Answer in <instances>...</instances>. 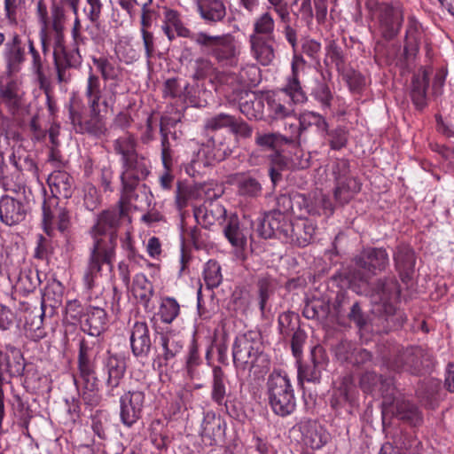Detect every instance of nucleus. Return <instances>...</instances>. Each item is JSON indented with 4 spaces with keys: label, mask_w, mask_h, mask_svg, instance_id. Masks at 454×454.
I'll list each match as a JSON object with an SVG mask.
<instances>
[{
    "label": "nucleus",
    "mask_w": 454,
    "mask_h": 454,
    "mask_svg": "<svg viewBox=\"0 0 454 454\" xmlns=\"http://www.w3.org/2000/svg\"><path fill=\"white\" fill-rule=\"evenodd\" d=\"M50 27L56 33L58 36L62 35L64 31V24L66 21V13L64 7L55 1L51 5Z\"/></svg>",
    "instance_id": "63"
},
{
    "label": "nucleus",
    "mask_w": 454,
    "mask_h": 454,
    "mask_svg": "<svg viewBox=\"0 0 454 454\" xmlns=\"http://www.w3.org/2000/svg\"><path fill=\"white\" fill-rule=\"evenodd\" d=\"M401 287L395 276H385L377 278L370 288V296L374 303L382 305L383 311L387 317H402L401 314H395L394 301L400 298Z\"/></svg>",
    "instance_id": "12"
},
{
    "label": "nucleus",
    "mask_w": 454,
    "mask_h": 454,
    "mask_svg": "<svg viewBox=\"0 0 454 454\" xmlns=\"http://www.w3.org/2000/svg\"><path fill=\"white\" fill-rule=\"evenodd\" d=\"M293 210V193L279 194L276 199V207L265 213L257 224L256 231L259 236L267 239H271L273 230H278L281 223L288 221L286 214Z\"/></svg>",
    "instance_id": "13"
},
{
    "label": "nucleus",
    "mask_w": 454,
    "mask_h": 454,
    "mask_svg": "<svg viewBox=\"0 0 454 454\" xmlns=\"http://www.w3.org/2000/svg\"><path fill=\"white\" fill-rule=\"evenodd\" d=\"M68 112L70 121L74 129L87 116L86 106L81 98L76 97H73L70 99Z\"/></svg>",
    "instance_id": "64"
},
{
    "label": "nucleus",
    "mask_w": 454,
    "mask_h": 454,
    "mask_svg": "<svg viewBox=\"0 0 454 454\" xmlns=\"http://www.w3.org/2000/svg\"><path fill=\"white\" fill-rule=\"evenodd\" d=\"M310 96L323 109H330L333 99V93L325 79L316 80L310 89Z\"/></svg>",
    "instance_id": "47"
},
{
    "label": "nucleus",
    "mask_w": 454,
    "mask_h": 454,
    "mask_svg": "<svg viewBox=\"0 0 454 454\" xmlns=\"http://www.w3.org/2000/svg\"><path fill=\"white\" fill-rule=\"evenodd\" d=\"M129 201L122 196L114 207L102 210L97 215L96 222L90 231L93 244L90 249L84 275V282L88 288L94 286L96 278L104 268L111 271L114 267L118 231L121 220L129 215L126 207Z\"/></svg>",
    "instance_id": "1"
},
{
    "label": "nucleus",
    "mask_w": 454,
    "mask_h": 454,
    "mask_svg": "<svg viewBox=\"0 0 454 454\" xmlns=\"http://www.w3.org/2000/svg\"><path fill=\"white\" fill-rule=\"evenodd\" d=\"M129 340L132 354L137 358L147 357L152 348V340L150 330L145 322L134 324Z\"/></svg>",
    "instance_id": "25"
},
{
    "label": "nucleus",
    "mask_w": 454,
    "mask_h": 454,
    "mask_svg": "<svg viewBox=\"0 0 454 454\" xmlns=\"http://www.w3.org/2000/svg\"><path fill=\"white\" fill-rule=\"evenodd\" d=\"M223 233L232 247L244 249L247 246L248 231L240 227L239 221L236 215H231Z\"/></svg>",
    "instance_id": "41"
},
{
    "label": "nucleus",
    "mask_w": 454,
    "mask_h": 454,
    "mask_svg": "<svg viewBox=\"0 0 454 454\" xmlns=\"http://www.w3.org/2000/svg\"><path fill=\"white\" fill-rule=\"evenodd\" d=\"M47 184L55 197L69 199L74 191V180L67 172L58 170L47 178Z\"/></svg>",
    "instance_id": "34"
},
{
    "label": "nucleus",
    "mask_w": 454,
    "mask_h": 454,
    "mask_svg": "<svg viewBox=\"0 0 454 454\" xmlns=\"http://www.w3.org/2000/svg\"><path fill=\"white\" fill-rule=\"evenodd\" d=\"M423 37L424 30L422 25L414 16L408 17L403 48V56L407 61L416 57Z\"/></svg>",
    "instance_id": "27"
},
{
    "label": "nucleus",
    "mask_w": 454,
    "mask_h": 454,
    "mask_svg": "<svg viewBox=\"0 0 454 454\" xmlns=\"http://www.w3.org/2000/svg\"><path fill=\"white\" fill-rule=\"evenodd\" d=\"M212 382H211V399L219 406L224 403V398L228 396L227 386L229 380L224 371L218 365L212 369Z\"/></svg>",
    "instance_id": "40"
},
{
    "label": "nucleus",
    "mask_w": 454,
    "mask_h": 454,
    "mask_svg": "<svg viewBox=\"0 0 454 454\" xmlns=\"http://www.w3.org/2000/svg\"><path fill=\"white\" fill-rule=\"evenodd\" d=\"M354 270L348 274L336 273L332 279L341 288L349 286L353 279L368 283L373 277L385 272L389 266V255L383 247H368L353 259Z\"/></svg>",
    "instance_id": "4"
},
{
    "label": "nucleus",
    "mask_w": 454,
    "mask_h": 454,
    "mask_svg": "<svg viewBox=\"0 0 454 454\" xmlns=\"http://www.w3.org/2000/svg\"><path fill=\"white\" fill-rule=\"evenodd\" d=\"M194 43L221 67H235L239 63L240 45L231 33L213 35L200 31L194 37Z\"/></svg>",
    "instance_id": "6"
},
{
    "label": "nucleus",
    "mask_w": 454,
    "mask_h": 454,
    "mask_svg": "<svg viewBox=\"0 0 454 454\" xmlns=\"http://www.w3.org/2000/svg\"><path fill=\"white\" fill-rule=\"evenodd\" d=\"M249 43L251 45V51L253 56L262 66H268L275 59V37L250 35Z\"/></svg>",
    "instance_id": "33"
},
{
    "label": "nucleus",
    "mask_w": 454,
    "mask_h": 454,
    "mask_svg": "<svg viewBox=\"0 0 454 454\" xmlns=\"http://www.w3.org/2000/svg\"><path fill=\"white\" fill-rule=\"evenodd\" d=\"M29 211V205L25 196L13 198L4 195L0 198V220L8 226L23 222Z\"/></svg>",
    "instance_id": "19"
},
{
    "label": "nucleus",
    "mask_w": 454,
    "mask_h": 454,
    "mask_svg": "<svg viewBox=\"0 0 454 454\" xmlns=\"http://www.w3.org/2000/svg\"><path fill=\"white\" fill-rule=\"evenodd\" d=\"M133 293L145 309H150V301L154 294L153 285L145 275H137L133 282Z\"/></svg>",
    "instance_id": "44"
},
{
    "label": "nucleus",
    "mask_w": 454,
    "mask_h": 454,
    "mask_svg": "<svg viewBox=\"0 0 454 454\" xmlns=\"http://www.w3.org/2000/svg\"><path fill=\"white\" fill-rule=\"evenodd\" d=\"M203 278L208 289L218 287L223 281V275L220 264L215 260L206 262L203 270Z\"/></svg>",
    "instance_id": "55"
},
{
    "label": "nucleus",
    "mask_w": 454,
    "mask_h": 454,
    "mask_svg": "<svg viewBox=\"0 0 454 454\" xmlns=\"http://www.w3.org/2000/svg\"><path fill=\"white\" fill-rule=\"evenodd\" d=\"M354 389L353 380L350 375L342 378L341 383L336 393L331 398V406L338 409L343 403L351 402V393Z\"/></svg>",
    "instance_id": "52"
},
{
    "label": "nucleus",
    "mask_w": 454,
    "mask_h": 454,
    "mask_svg": "<svg viewBox=\"0 0 454 454\" xmlns=\"http://www.w3.org/2000/svg\"><path fill=\"white\" fill-rule=\"evenodd\" d=\"M393 258L395 269L401 281L409 285L415 272L416 256L414 250L409 245L400 244L396 247Z\"/></svg>",
    "instance_id": "20"
},
{
    "label": "nucleus",
    "mask_w": 454,
    "mask_h": 454,
    "mask_svg": "<svg viewBox=\"0 0 454 454\" xmlns=\"http://www.w3.org/2000/svg\"><path fill=\"white\" fill-rule=\"evenodd\" d=\"M350 322L354 323L359 331H365L370 325V318L364 312L359 301H354L345 316Z\"/></svg>",
    "instance_id": "58"
},
{
    "label": "nucleus",
    "mask_w": 454,
    "mask_h": 454,
    "mask_svg": "<svg viewBox=\"0 0 454 454\" xmlns=\"http://www.w3.org/2000/svg\"><path fill=\"white\" fill-rule=\"evenodd\" d=\"M377 18L382 36L387 40H391L398 35L403 26V5L398 2L383 4Z\"/></svg>",
    "instance_id": "17"
},
{
    "label": "nucleus",
    "mask_w": 454,
    "mask_h": 454,
    "mask_svg": "<svg viewBox=\"0 0 454 454\" xmlns=\"http://www.w3.org/2000/svg\"><path fill=\"white\" fill-rule=\"evenodd\" d=\"M334 180L333 196L340 206L348 204L361 190V183L351 173L350 163L347 159H336L332 165Z\"/></svg>",
    "instance_id": "10"
},
{
    "label": "nucleus",
    "mask_w": 454,
    "mask_h": 454,
    "mask_svg": "<svg viewBox=\"0 0 454 454\" xmlns=\"http://www.w3.org/2000/svg\"><path fill=\"white\" fill-rule=\"evenodd\" d=\"M92 62L97 67L105 81L118 80L120 78L121 69L109 61L108 59L105 57L93 58Z\"/></svg>",
    "instance_id": "57"
},
{
    "label": "nucleus",
    "mask_w": 454,
    "mask_h": 454,
    "mask_svg": "<svg viewBox=\"0 0 454 454\" xmlns=\"http://www.w3.org/2000/svg\"><path fill=\"white\" fill-rule=\"evenodd\" d=\"M107 321V314L103 308L89 306L81 321V328L90 336L98 338L106 329Z\"/></svg>",
    "instance_id": "23"
},
{
    "label": "nucleus",
    "mask_w": 454,
    "mask_h": 454,
    "mask_svg": "<svg viewBox=\"0 0 454 454\" xmlns=\"http://www.w3.org/2000/svg\"><path fill=\"white\" fill-rule=\"evenodd\" d=\"M99 340L82 339L79 343L77 357L78 378L74 379L77 387H82L81 397L85 404L96 406L100 397L98 395L99 379L96 372V364L92 360L93 353Z\"/></svg>",
    "instance_id": "5"
},
{
    "label": "nucleus",
    "mask_w": 454,
    "mask_h": 454,
    "mask_svg": "<svg viewBox=\"0 0 454 454\" xmlns=\"http://www.w3.org/2000/svg\"><path fill=\"white\" fill-rule=\"evenodd\" d=\"M381 413L383 419L387 416L395 417L412 427H418L423 423V415L419 409L406 399L395 387H392L389 393L388 390L383 391Z\"/></svg>",
    "instance_id": "9"
},
{
    "label": "nucleus",
    "mask_w": 454,
    "mask_h": 454,
    "mask_svg": "<svg viewBox=\"0 0 454 454\" xmlns=\"http://www.w3.org/2000/svg\"><path fill=\"white\" fill-rule=\"evenodd\" d=\"M196 6L200 18L208 25L223 22L227 15L223 0H196Z\"/></svg>",
    "instance_id": "29"
},
{
    "label": "nucleus",
    "mask_w": 454,
    "mask_h": 454,
    "mask_svg": "<svg viewBox=\"0 0 454 454\" xmlns=\"http://www.w3.org/2000/svg\"><path fill=\"white\" fill-rule=\"evenodd\" d=\"M200 197V188L196 185L188 184L184 182H178L176 191V207L179 211L188 207L192 200Z\"/></svg>",
    "instance_id": "45"
},
{
    "label": "nucleus",
    "mask_w": 454,
    "mask_h": 454,
    "mask_svg": "<svg viewBox=\"0 0 454 454\" xmlns=\"http://www.w3.org/2000/svg\"><path fill=\"white\" fill-rule=\"evenodd\" d=\"M269 110L272 119L282 120L291 116L294 113L293 104L290 101L281 102L280 98L268 100Z\"/></svg>",
    "instance_id": "61"
},
{
    "label": "nucleus",
    "mask_w": 454,
    "mask_h": 454,
    "mask_svg": "<svg viewBox=\"0 0 454 454\" xmlns=\"http://www.w3.org/2000/svg\"><path fill=\"white\" fill-rule=\"evenodd\" d=\"M180 314V305L173 297H164L160 303L158 316L164 324H171Z\"/></svg>",
    "instance_id": "50"
},
{
    "label": "nucleus",
    "mask_w": 454,
    "mask_h": 454,
    "mask_svg": "<svg viewBox=\"0 0 454 454\" xmlns=\"http://www.w3.org/2000/svg\"><path fill=\"white\" fill-rule=\"evenodd\" d=\"M331 311L330 300L325 297H312L308 300L302 315L308 319L325 321Z\"/></svg>",
    "instance_id": "39"
},
{
    "label": "nucleus",
    "mask_w": 454,
    "mask_h": 454,
    "mask_svg": "<svg viewBox=\"0 0 454 454\" xmlns=\"http://www.w3.org/2000/svg\"><path fill=\"white\" fill-rule=\"evenodd\" d=\"M316 226L307 218H298L281 223L278 230H273L272 238L280 239L299 247L309 245L315 235Z\"/></svg>",
    "instance_id": "11"
},
{
    "label": "nucleus",
    "mask_w": 454,
    "mask_h": 454,
    "mask_svg": "<svg viewBox=\"0 0 454 454\" xmlns=\"http://www.w3.org/2000/svg\"><path fill=\"white\" fill-rule=\"evenodd\" d=\"M262 106V101L254 92L243 90L239 95V111L248 120L261 118Z\"/></svg>",
    "instance_id": "38"
},
{
    "label": "nucleus",
    "mask_w": 454,
    "mask_h": 454,
    "mask_svg": "<svg viewBox=\"0 0 454 454\" xmlns=\"http://www.w3.org/2000/svg\"><path fill=\"white\" fill-rule=\"evenodd\" d=\"M300 317L293 311H286L279 314L278 318V332L284 340L289 338L293 333L301 328Z\"/></svg>",
    "instance_id": "46"
},
{
    "label": "nucleus",
    "mask_w": 454,
    "mask_h": 454,
    "mask_svg": "<svg viewBox=\"0 0 454 454\" xmlns=\"http://www.w3.org/2000/svg\"><path fill=\"white\" fill-rule=\"evenodd\" d=\"M395 449L394 454H422V442L417 436L409 433H401L395 440Z\"/></svg>",
    "instance_id": "43"
},
{
    "label": "nucleus",
    "mask_w": 454,
    "mask_h": 454,
    "mask_svg": "<svg viewBox=\"0 0 454 454\" xmlns=\"http://www.w3.org/2000/svg\"><path fill=\"white\" fill-rule=\"evenodd\" d=\"M237 192L245 199H257L262 193V184L259 176L250 173H241L238 175Z\"/></svg>",
    "instance_id": "36"
},
{
    "label": "nucleus",
    "mask_w": 454,
    "mask_h": 454,
    "mask_svg": "<svg viewBox=\"0 0 454 454\" xmlns=\"http://www.w3.org/2000/svg\"><path fill=\"white\" fill-rule=\"evenodd\" d=\"M137 143L133 134L127 132L113 142L115 154L121 166V183L122 196L129 200L139 184L150 174L149 161L137 151Z\"/></svg>",
    "instance_id": "2"
},
{
    "label": "nucleus",
    "mask_w": 454,
    "mask_h": 454,
    "mask_svg": "<svg viewBox=\"0 0 454 454\" xmlns=\"http://www.w3.org/2000/svg\"><path fill=\"white\" fill-rule=\"evenodd\" d=\"M90 113L85 119L74 129L76 133L89 134L97 138L105 136L107 128L105 119L100 114V106H89Z\"/></svg>",
    "instance_id": "31"
},
{
    "label": "nucleus",
    "mask_w": 454,
    "mask_h": 454,
    "mask_svg": "<svg viewBox=\"0 0 454 454\" xmlns=\"http://www.w3.org/2000/svg\"><path fill=\"white\" fill-rule=\"evenodd\" d=\"M258 291L259 308L262 313H264L266 305L270 298L276 292L278 283L275 278L270 274H263L258 278L256 282Z\"/></svg>",
    "instance_id": "42"
},
{
    "label": "nucleus",
    "mask_w": 454,
    "mask_h": 454,
    "mask_svg": "<svg viewBox=\"0 0 454 454\" xmlns=\"http://www.w3.org/2000/svg\"><path fill=\"white\" fill-rule=\"evenodd\" d=\"M311 127H315L317 132L325 137L329 128L325 118L315 112L307 111L300 114L299 125L295 127V132L292 137L294 140H301L302 136Z\"/></svg>",
    "instance_id": "32"
},
{
    "label": "nucleus",
    "mask_w": 454,
    "mask_h": 454,
    "mask_svg": "<svg viewBox=\"0 0 454 454\" xmlns=\"http://www.w3.org/2000/svg\"><path fill=\"white\" fill-rule=\"evenodd\" d=\"M379 384L381 386L380 390L382 392H386V390H388V393L391 392L393 387L390 386V380H383L382 376L374 372L367 371L360 378L361 388L366 393L372 392Z\"/></svg>",
    "instance_id": "51"
},
{
    "label": "nucleus",
    "mask_w": 454,
    "mask_h": 454,
    "mask_svg": "<svg viewBox=\"0 0 454 454\" xmlns=\"http://www.w3.org/2000/svg\"><path fill=\"white\" fill-rule=\"evenodd\" d=\"M291 213L299 215L320 214L319 210L312 206L309 199L299 192H293V210Z\"/></svg>",
    "instance_id": "62"
},
{
    "label": "nucleus",
    "mask_w": 454,
    "mask_h": 454,
    "mask_svg": "<svg viewBox=\"0 0 454 454\" xmlns=\"http://www.w3.org/2000/svg\"><path fill=\"white\" fill-rule=\"evenodd\" d=\"M64 293V287L62 284L56 280L52 279L48 282L47 286L44 288V292L43 293V301H42V311H36V315L34 319L30 322L31 326H35V328H40L43 324V317L44 316L43 306L45 301H51L50 306L52 308L58 307L62 302ZM29 321L27 317H26V325H28Z\"/></svg>",
    "instance_id": "26"
},
{
    "label": "nucleus",
    "mask_w": 454,
    "mask_h": 454,
    "mask_svg": "<svg viewBox=\"0 0 454 454\" xmlns=\"http://www.w3.org/2000/svg\"><path fill=\"white\" fill-rule=\"evenodd\" d=\"M283 91L286 96L289 97V101L292 104H301L307 101V96L305 91L302 90L298 75H291L286 86L283 88Z\"/></svg>",
    "instance_id": "56"
},
{
    "label": "nucleus",
    "mask_w": 454,
    "mask_h": 454,
    "mask_svg": "<svg viewBox=\"0 0 454 454\" xmlns=\"http://www.w3.org/2000/svg\"><path fill=\"white\" fill-rule=\"evenodd\" d=\"M14 75L5 74L0 77V102L12 117L20 111L24 98L22 82Z\"/></svg>",
    "instance_id": "15"
},
{
    "label": "nucleus",
    "mask_w": 454,
    "mask_h": 454,
    "mask_svg": "<svg viewBox=\"0 0 454 454\" xmlns=\"http://www.w3.org/2000/svg\"><path fill=\"white\" fill-rule=\"evenodd\" d=\"M429 85V76L427 71L414 74L411 82L410 96L415 107L422 110L427 105V90Z\"/></svg>",
    "instance_id": "35"
},
{
    "label": "nucleus",
    "mask_w": 454,
    "mask_h": 454,
    "mask_svg": "<svg viewBox=\"0 0 454 454\" xmlns=\"http://www.w3.org/2000/svg\"><path fill=\"white\" fill-rule=\"evenodd\" d=\"M305 445L318 450L327 443L329 434L315 420H302L298 425Z\"/></svg>",
    "instance_id": "24"
},
{
    "label": "nucleus",
    "mask_w": 454,
    "mask_h": 454,
    "mask_svg": "<svg viewBox=\"0 0 454 454\" xmlns=\"http://www.w3.org/2000/svg\"><path fill=\"white\" fill-rule=\"evenodd\" d=\"M5 74H17L27 60L26 43L20 35L12 34L3 49Z\"/></svg>",
    "instance_id": "16"
},
{
    "label": "nucleus",
    "mask_w": 454,
    "mask_h": 454,
    "mask_svg": "<svg viewBox=\"0 0 454 454\" xmlns=\"http://www.w3.org/2000/svg\"><path fill=\"white\" fill-rule=\"evenodd\" d=\"M53 57L58 82L59 84L68 83L71 80V74L68 69L74 67V55L64 52L63 59H60L54 51Z\"/></svg>",
    "instance_id": "48"
},
{
    "label": "nucleus",
    "mask_w": 454,
    "mask_h": 454,
    "mask_svg": "<svg viewBox=\"0 0 454 454\" xmlns=\"http://www.w3.org/2000/svg\"><path fill=\"white\" fill-rule=\"evenodd\" d=\"M12 149V153L10 156L11 163L23 175L38 179L39 168L32 154L21 144L13 145Z\"/></svg>",
    "instance_id": "28"
},
{
    "label": "nucleus",
    "mask_w": 454,
    "mask_h": 454,
    "mask_svg": "<svg viewBox=\"0 0 454 454\" xmlns=\"http://www.w3.org/2000/svg\"><path fill=\"white\" fill-rule=\"evenodd\" d=\"M160 345L163 350L162 357L166 364L174 359L183 349L182 341L165 334L160 335Z\"/></svg>",
    "instance_id": "59"
},
{
    "label": "nucleus",
    "mask_w": 454,
    "mask_h": 454,
    "mask_svg": "<svg viewBox=\"0 0 454 454\" xmlns=\"http://www.w3.org/2000/svg\"><path fill=\"white\" fill-rule=\"evenodd\" d=\"M225 429L226 424L220 417L207 414L202 422L200 434L206 443L216 445L223 442Z\"/></svg>",
    "instance_id": "30"
},
{
    "label": "nucleus",
    "mask_w": 454,
    "mask_h": 454,
    "mask_svg": "<svg viewBox=\"0 0 454 454\" xmlns=\"http://www.w3.org/2000/svg\"><path fill=\"white\" fill-rule=\"evenodd\" d=\"M145 394L139 390L128 391L120 397V419L127 427H133L141 418Z\"/></svg>",
    "instance_id": "18"
},
{
    "label": "nucleus",
    "mask_w": 454,
    "mask_h": 454,
    "mask_svg": "<svg viewBox=\"0 0 454 454\" xmlns=\"http://www.w3.org/2000/svg\"><path fill=\"white\" fill-rule=\"evenodd\" d=\"M104 370L106 372L105 381L106 395L110 397L120 395L123 390V379L127 370L125 358L108 351L104 361Z\"/></svg>",
    "instance_id": "14"
},
{
    "label": "nucleus",
    "mask_w": 454,
    "mask_h": 454,
    "mask_svg": "<svg viewBox=\"0 0 454 454\" xmlns=\"http://www.w3.org/2000/svg\"><path fill=\"white\" fill-rule=\"evenodd\" d=\"M161 29L169 42H173L176 37L189 38L194 42V34L184 23L181 14L173 9L164 8V17Z\"/></svg>",
    "instance_id": "21"
},
{
    "label": "nucleus",
    "mask_w": 454,
    "mask_h": 454,
    "mask_svg": "<svg viewBox=\"0 0 454 454\" xmlns=\"http://www.w3.org/2000/svg\"><path fill=\"white\" fill-rule=\"evenodd\" d=\"M379 351L384 364L395 372L406 371L412 375L422 374L433 365V356L419 346L403 348L394 343L382 344Z\"/></svg>",
    "instance_id": "3"
},
{
    "label": "nucleus",
    "mask_w": 454,
    "mask_h": 454,
    "mask_svg": "<svg viewBox=\"0 0 454 454\" xmlns=\"http://www.w3.org/2000/svg\"><path fill=\"white\" fill-rule=\"evenodd\" d=\"M232 361L237 369L243 371L268 364V356L264 353L262 337L259 332L247 331L235 338Z\"/></svg>",
    "instance_id": "7"
},
{
    "label": "nucleus",
    "mask_w": 454,
    "mask_h": 454,
    "mask_svg": "<svg viewBox=\"0 0 454 454\" xmlns=\"http://www.w3.org/2000/svg\"><path fill=\"white\" fill-rule=\"evenodd\" d=\"M177 121V120L169 116H162L160 121L161 161L162 165H165L167 168L170 165V154L174 153V145L172 142H169V133L172 131L171 129L176 127Z\"/></svg>",
    "instance_id": "37"
},
{
    "label": "nucleus",
    "mask_w": 454,
    "mask_h": 454,
    "mask_svg": "<svg viewBox=\"0 0 454 454\" xmlns=\"http://www.w3.org/2000/svg\"><path fill=\"white\" fill-rule=\"evenodd\" d=\"M225 207L216 200H207L202 206L193 208L197 223L204 228H209L215 223H222L226 218Z\"/></svg>",
    "instance_id": "22"
},
{
    "label": "nucleus",
    "mask_w": 454,
    "mask_h": 454,
    "mask_svg": "<svg viewBox=\"0 0 454 454\" xmlns=\"http://www.w3.org/2000/svg\"><path fill=\"white\" fill-rule=\"evenodd\" d=\"M274 27L275 20L272 15L270 12H265L254 20L253 33L250 35L275 37Z\"/></svg>",
    "instance_id": "53"
},
{
    "label": "nucleus",
    "mask_w": 454,
    "mask_h": 454,
    "mask_svg": "<svg viewBox=\"0 0 454 454\" xmlns=\"http://www.w3.org/2000/svg\"><path fill=\"white\" fill-rule=\"evenodd\" d=\"M298 366V380L302 386L304 382L317 384L320 382L322 371L316 368L309 363L306 362L301 364L300 359H297Z\"/></svg>",
    "instance_id": "60"
},
{
    "label": "nucleus",
    "mask_w": 454,
    "mask_h": 454,
    "mask_svg": "<svg viewBox=\"0 0 454 454\" xmlns=\"http://www.w3.org/2000/svg\"><path fill=\"white\" fill-rule=\"evenodd\" d=\"M269 175L274 186L282 180V171L287 168L288 160L278 150L269 155Z\"/></svg>",
    "instance_id": "49"
},
{
    "label": "nucleus",
    "mask_w": 454,
    "mask_h": 454,
    "mask_svg": "<svg viewBox=\"0 0 454 454\" xmlns=\"http://www.w3.org/2000/svg\"><path fill=\"white\" fill-rule=\"evenodd\" d=\"M85 97L88 106H93V109L96 106H100V99L102 98L101 83L99 77L92 72L90 73L87 80Z\"/></svg>",
    "instance_id": "54"
},
{
    "label": "nucleus",
    "mask_w": 454,
    "mask_h": 454,
    "mask_svg": "<svg viewBox=\"0 0 454 454\" xmlns=\"http://www.w3.org/2000/svg\"><path fill=\"white\" fill-rule=\"evenodd\" d=\"M268 403L279 417L291 415L296 408V398L294 388L287 375L273 372L266 383Z\"/></svg>",
    "instance_id": "8"
}]
</instances>
